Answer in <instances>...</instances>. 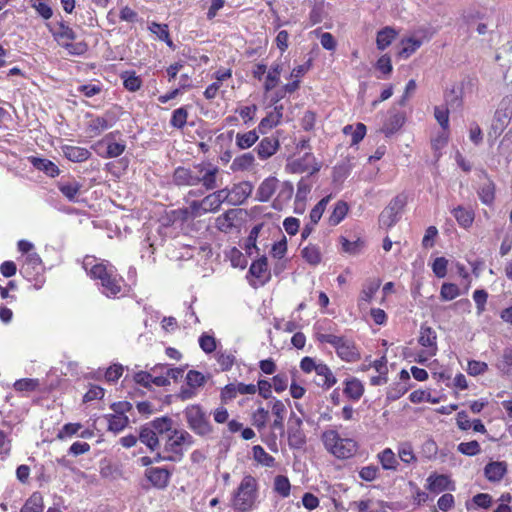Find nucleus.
I'll list each match as a JSON object with an SVG mask.
<instances>
[{
  "mask_svg": "<svg viewBox=\"0 0 512 512\" xmlns=\"http://www.w3.org/2000/svg\"><path fill=\"white\" fill-rule=\"evenodd\" d=\"M314 337L320 343L333 346L337 356L345 362H356L360 359V352L353 340L334 334L331 327H325L323 323L314 325Z\"/></svg>",
  "mask_w": 512,
  "mask_h": 512,
  "instance_id": "obj_1",
  "label": "nucleus"
},
{
  "mask_svg": "<svg viewBox=\"0 0 512 512\" xmlns=\"http://www.w3.org/2000/svg\"><path fill=\"white\" fill-rule=\"evenodd\" d=\"M321 441L325 449L338 459L351 458L358 449V444L354 439L343 438L334 429L323 431Z\"/></svg>",
  "mask_w": 512,
  "mask_h": 512,
  "instance_id": "obj_2",
  "label": "nucleus"
},
{
  "mask_svg": "<svg viewBox=\"0 0 512 512\" xmlns=\"http://www.w3.org/2000/svg\"><path fill=\"white\" fill-rule=\"evenodd\" d=\"M256 502V480L246 476L240 483L234 496V508L238 512L250 510Z\"/></svg>",
  "mask_w": 512,
  "mask_h": 512,
  "instance_id": "obj_3",
  "label": "nucleus"
},
{
  "mask_svg": "<svg viewBox=\"0 0 512 512\" xmlns=\"http://www.w3.org/2000/svg\"><path fill=\"white\" fill-rule=\"evenodd\" d=\"M281 65L274 64L267 71L266 67L258 65V79L263 82L264 97L270 102L276 103L274 95L281 88L280 75Z\"/></svg>",
  "mask_w": 512,
  "mask_h": 512,
  "instance_id": "obj_4",
  "label": "nucleus"
},
{
  "mask_svg": "<svg viewBox=\"0 0 512 512\" xmlns=\"http://www.w3.org/2000/svg\"><path fill=\"white\" fill-rule=\"evenodd\" d=\"M512 118V99L504 98L492 119L490 130L488 131L489 139L496 140L508 127Z\"/></svg>",
  "mask_w": 512,
  "mask_h": 512,
  "instance_id": "obj_5",
  "label": "nucleus"
},
{
  "mask_svg": "<svg viewBox=\"0 0 512 512\" xmlns=\"http://www.w3.org/2000/svg\"><path fill=\"white\" fill-rule=\"evenodd\" d=\"M436 340V332L432 328L421 326L418 343L421 345L422 349L416 354V362L424 365L431 357L436 355L438 351Z\"/></svg>",
  "mask_w": 512,
  "mask_h": 512,
  "instance_id": "obj_6",
  "label": "nucleus"
},
{
  "mask_svg": "<svg viewBox=\"0 0 512 512\" xmlns=\"http://www.w3.org/2000/svg\"><path fill=\"white\" fill-rule=\"evenodd\" d=\"M185 416L189 428L196 434L204 436L211 432L209 420L199 405H191L186 408Z\"/></svg>",
  "mask_w": 512,
  "mask_h": 512,
  "instance_id": "obj_7",
  "label": "nucleus"
},
{
  "mask_svg": "<svg viewBox=\"0 0 512 512\" xmlns=\"http://www.w3.org/2000/svg\"><path fill=\"white\" fill-rule=\"evenodd\" d=\"M270 410H271L272 416L274 417L273 424H272L273 427L281 428L282 422L284 419V415L286 412V408H285L284 403L281 400H278L276 398H271V399L267 400V409H265V408L258 409V427L269 421Z\"/></svg>",
  "mask_w": 512,
  "mask_h": 512,
  "instance_id": "obj_8",
  "label": "nucleus"
},
{
  "mask_svg": "<svg viewBox=\"0 0 512 512\" xmlns=\"http://www.w3.org/2000/svg\"><path fill=\"white\" fill-rule=\"evenodd\" d=\"M197 185L202 184L206 190H214L219 187L218 178L220 169L210 162L196 164Z\"/></svg>",
  "mask_w": 512,
  "mask_h": 512,
  "instance_id": "obj_9",
  "label": "nucleus"
},
{
  "mask_svg": "<svg viewBox=\"0 0 512 512\" xmlns=\"http://www.w3.org/2000/svg\"><path fill=\"white\" fill-rule=\"evenodd\" d=\"M243 214H245V212L242 209H229L216 218L215 227L223 233H231L240 226Z\"/></svg>",
  "mask_w": 512,
  "mask_h": 512,
  "instance_id": "obj_10",
  "label": "nucleus"
},
{
  "mask_svg": "<svg viewBox=\"0 0 512 512\" xmlns=\"http://www.w3.org/2000/svg\"><path fill=\"white\" fill-rule=\"evenodd\" d=\"M172 472L167 468L149 467L145 470L144 476L153 487L159 490L166 489L169 485Z\"/></svg>",
  "mask_w": 512,
  "mask_h": 512,
  "instance_id": "obj_11",
  "label": "nucleus"
},
{
  "mask_svg": "<svg viewBox=\"0 0 512 512\" xmlns=\"http://www.w3.org/2000/svg\"><path fill=\"white\" fill-rule=\"evenodd\" d=\"M426 488L432 493H441L444 491H455V483L449 476L444 474L432 473L427 478Z\"/></svg>",
  "mask_w": 512,
  "mask_h": 512,
  "instance_id": "obj_12",
  "label": "nucleus"
},
{
  "mask_svg": "<svg viewBox=\"0 0 512 512\" xmlns=\"http://www.w3.org/2000/svg\"><path fill=\"white\" fill-rule=\"evenodd\" d=\"M287 167L293 173L309 172L312 174L319 170L315 157L310 153H306L303 157L291 161Z\"/></svg>",
  "mask_w": 512,
  "mask_h": 512,
  "instance_id": "obj_13",
  "label": "nucleus"
},
{
  "mask_svg": "<svg viewBox=\"0 0 512 512\" xmlns=\"http://www.w3.org/2000/svg\"><path fill=\"white\" fill-rule=\"evenodd\" d=\"M47 28L60 46L63 42L73 41L77 37L75 31L64 21H60L56 25L47 24Z\"/></svg>",
  "mask_w": 512,
  "mask_h": 512,
  "instance_id": "obj_14",
  "label": "nucleus"
},
{
  "mask_svg": "<svg viewBox=\"0 0 512 512\" xmlns=\"http://www.w3.org/2000/svg\"><path fill=\"white\" fill-rule=\"evenodd\" d=\"M301 426L302 420L300 418L297 417L294 420H290L288 427V442L292 448L300 449L306 443V436Z\"/></svg>",
  "mask_w": 512,
  "mask_h": 512,
  "instance_id": "obj_15",
  "label": "nucleus"
},
{
  "mask_svg": "<svg viewBox=\"0 0 512 512\" xmlns=\"http://www.w3.org/2000/svg\"><path fill=\"white\" fill-rule=\"evenodd\" d=\"M196 164L191 168L179 166L174 170L173 183L177 186H196Z\"/></svg>",
  "mask_w": 512,
  "mask_h": 512,
  "instance_id": "obj_16",
  "label": "nucleus"
},
{
  "mask_svg": "<svg viewBox=\"0 0 512 512\" xmlns=\"http://www.w3.org/2000/svg\"><path fill=\"white\" fill-rule=\"evenodd\" d=\"M508 465L505 461H491L484 468V475L489 482H500L507 473Z\"/></svg>",
  "mask_w": 512,
  "mask_h": 512,
  "instance_id": "obj_17",
  "label": "nucleus"
},
{
  "mask_svg": "<svg viewBox=\"0 0 512 512\" xmlns=\"http://www.w3.org/2000/svg\"><path fill=\"white\" fill-rule=\"evenodd\" d=\"M489 14L490 10L487 7L471 5L463 10L461 17L467 25H471L479 20H486Z\"/></svg>",
  "mask_w": 512,
  "mask_h": 512,
  "instance_id": "obj_18",
  "label": "nucleus"
},
{
  "mask_svg": "<svg viewBox=\"0 0 512 512\" xmlns=\"http://www.w3.org/2000/svg\"><path fill=\"white\" fill-rule=\"evenodd\" d=\"M398 32L391 26H385L376 33V47L380 51L387 49L397 38Z\"/></svg>",
  "mask_w": 512,
  "mask_h": 512,
  "instance_id": "obj_19",
  "label": "nucleus"
},
{
  "mask_svg": "<svg viewBox=\"0 0 512 512\" xmlns=\"http://www.w3.org/2000/svg\"><path fill=\"white\" fill-rule=\"evenodd\" d=\"M318 376L317 384L324 389H329L337 382L336 377L331 369L323 362H318V367L315 371Z\"/></svg>",
  "mask_w": 512,
  "mask_h": 512,
  "instance_id": "obj_20",
  "label": "nucleus"
},
{
  "mask_svg": "<svg viewBox=\"0 0 512 512\" xmlns=\"http://www.w3.org/2000/svg\"><path fill=\"white\" fill-rule=\"evenodd\" d=\"M405 122V117L402 113H391L384 122L381 131L385 136L389 137L398 132Z\"/></svg>",
  "mask_w": 512,
  "mask_h": 512,
  "instance_id": "obj_21",
  "label": "nucleus"
},
{
  "mask_svg": "<svg viewBox=\"0 0 512 512\" xmlns=\"http://www.w3.org/2000/svg\"><path fill=\"white\" fill-rule=\"evenodd\" d=\"M138 440L152 452L156 451L160 446L159 437L146 424L140 427Z\"/></svg>",
  "mask_w": 512,
  "mask_h": 512,
  "instance_id": "obj_22",
  "label": "nucleus"
},
{
  "mask_svg": "<svg viewBox=\"0 0 512 512\" xmlns=\"http://www.w3.org/2000/svg\"><path fill=\"white\" fill-rule=\"evenodd\" d=\"M380 285L381 281L379 279H371L366 281L360 292L358 305L361 307L365 303H370L379 290Z\"/></svg>",
  "mask_w": 512,
  "mask_h": 512,
  "instance_id": "obj_23",
  "label": "nucleus"
},
{
  "mask_svg": "<svg viewBox=\"0 0 512 512\" xmlns=\"http://www.w3.org/2000/svg\"><path fill=\"white\" fill-rule=\"evenodd\" d=\"M62 152L64 156L72 162H84L91 156L88 149L72 145L62 146Z\"/></svg>",
  "mask_w": 512,
  "mask_h": 512,
  "instance_id": "obj_24",
  "label": "nucleus"
},
{
  "mask_svg": "<svg viewBox=\"0 0 512 512\" xmlns=\"http://www.w3.org/2000/svg\"><path fill=\"white\" fill-rule=\"evenodd\" d=\"M253 185L250 182H241L231 189V204L238 205L252 193Z\"/></svg>",
  "mask_w": 512,
  "mask_h": 512,
  "instance_id": "obj_25",
  "label": "nucleus"
},
{
  "mask_svg": "<svg viewBox=\"0 0 512 512\" xmlns=\"http://www.w3.org/2000/svg\"><path fill=\"white\" fill-rule=\"evenodd\" d=\"M376 458L384 470H397L399 462L391 448H385L376 455Z\"/></svg>",
  "mask_w": 512,
  "mask_h": 512,
  "instance_id": "obj_26",
  "label": "nucleus"
},
{
  "mask_svg": "<svg viewBox=\"0 0 512 512\" xmlns=\"http://www.w3.org/2000/svg\"><path fill=\"white\" fill-rule=\"evenodd\" d=\"M399 45L398 56L406 59L420 48L422 42L415 37H406L401 39Z\"/></svg>",
  "mask_w": 512,
  "mask_h": 512,
  "instance_id": "obj_27",
  "label": "nucleus"
},
{
  "mask_svg": "<svg viewBox=\"0 0 512 512\" xmlns=\"http://www.w3.org/2000/svg\"><path fill=\"white\" fill-rule=\"evenodd\" d=\"M30 162L36 169L43 171L50 177H56L60 173L57 165L48 159L31 157Z\"/></svg>",
  "mask_w": 512,
  "mask_h": 512,
  "instance_id": "obj_28",
  "label": "nucleus"
},
{
  "mask_svg": "<svg viewBox=\"0 0 512 512\" xmlns=\"http://www.w3.org/2000/svg\"><path fill=\"white\" fill-rule=\"evenodd\" d=\"M364 393V386L357 378H350L345 381L344 394L354 400H359Z\"/></svg>",
  "mask_w": 512,
  "mask_h": 512,
  "instance_id": "obj_29",
  "label": "nucleus"
},
{
  "mask_svg": "<svg viewBox=\"0 0 512 512\" xmlns=\"http://www.w3.org/2000/svg\"><path fill=\"white\" fill-rule=\"evenodd\" d=\"M146 425L153 429V432L159 437L172 431L173 420L168 416L156 418Z\"/></svg>",
  "mask_w": 512,
  "mask_h": 512,
  "instance_id": "obj_30",
  "label": "nucleus"
},
{
  "mask_svg": "<svg viewBox=\"0 0 512 512\" xmlns=\"http://www.w3.org/2000/svg\"><path fill=\"white\" fill-rule=\"evenodd\" d=\"M279 147L278 139L275 137H265L261 140L258 147V156L268 158L273 155Z\"/></svg>",
  "mask_w": 512,
  "mask_h": 512,
  "instance_id": "obj_31",
  "label": "nucleus"
},
{
  "mask_svg": "<svg viewBox=\"0 0 512 512\" xmlns=\"http://www.w3.org/2000/svg\"><path fill=\"white\" fill-rule=\"evenodd\" d=\"M302 258L310 265L316 266L322 260L320 248L317 245L309 244L301 250Z\"/></svg>",
  "mask_w": 512,
  "mask_h": 512,
  "instance_id": "obj_32",
  "label": "nucleus"
},
{
  "mask_svg": "<svg viewBox=\"0 0 512 512\" xmlns=\"http://www.w3.org/2000/svg\"><path fill=\"white\" fill-rule=\"evenodd\" d=\"M125 89L130 92L138 91L142 86V79L134 71H124L120 74Z\"/></svg>",
  "mask_w": 512,
  "mask_h": 512,
  "instance_id": "obj_33",
  "label": "nucleus"
},
{
  "mask_svg": "<svg viewBox=\"0 0 512 512\" xmlns=\"http://www.w3.org/2000/svg\"><path fill=\"white\" fill-rule=\"evenodd\" d=\"M277 184L275 177L265 179L258 190V201H267L275 192Z\"/></svg>",
  "mask_w": 512,
  "mask_h": 512,
  "instance_id": "obj_34",
  "label": "nucleus"
},
{
  "mask_svg": "<svg viewBox=\"0 0 512 512\" xmlns=\"http://www.w3.org/2000/svg\"><path fill=\"white\" fill-rule=\"evenodd\" d=\"M43 497L41 493L34 492L25 502L20 512H43Z\"/></svg>",
  "mask_w": 512,
  "mask_h": 512,
  "instance_id": "obj_35",
  "label": "nucleus"
},
{
  "mask_svg": "<svg viewBox=\"0 0 512 512\" xmlns=\"http://www.w3.org/2000/svg\"><path fill=\"white\" fill-rule=\"evenodd\" d=\"M349 210L345 201H338L331 212L328 222L332 226L338 225L347 215Z\"/></svg>",
  "mask_w": 512,
  "mask_h": 512,
  "instance_id": "obj_36",
  "label": "nucleus"
},
{
  "mask_svg": "<svg viewBox=\"0 0 512 512\" xmlns=\"http://www.w3.org/2000/svg\"><path fill=\"white\" fill-rule=\"evenodd\" d=\"M101 285L105 289L106 296H115L121 291L119 280L113 272H110L105 278H103Z\"/></svg>",
  "mask_w": 512,
  "mask_h": 512,
  "instance_id": "obj_37",
  "label": "nucleus"
},
{
  "mask_svg": "<svg viewBox=\"0 0 512 512\" xmlns=\"http://www.w3.org/2000/svg\"><path fill=\"white\" fill-rule=\"evenodd\" d=\"M453 216L457 220L460 226L464 228H468L472 225L474 220V214L472 211L463 208L462 206H458L452 211Z\"/></svg>",
  "mask_w": 512,
  "mask_h": 512,
  "instance_id": "obj_38",
  "label": "nucleus"
},
{
  "mask_svg": "<svg viewBox=\"0 0 512 512\" xmlns=\"http://www.w3.org/2000/svg\"><path fill=\"white\" fill-rule=\"evenodd\" d=\"M282 109V105L275 106L274 109L265 118L261 120L259 125L260 128L265 130L276 126L280 122V119L282 118Z\"/></svg>",
  "mask_w": 512,
  "mask_h": 512,
  "instance_id": "obj_39",
  "label": "nucleus"
},
{
  "mask_svg": "<svg viewBox=\"0 0 512 512\" xmlns=\"http://www.w3.org/2000/svg\"><path fill=\"white\" fill-rule=\"evenodd\" d=\"M397 452L400 460L403 463L411 464L416 462L417 458L413 451V447L409 442H401L397 447Z\"/></svg>",
  "mask_w": 512,
  "mask_h": 512,
  "instance_id": "obj_40",
  "label": "nucleus"
},
{
  "mask_svg": "<svg viewBox=\"0 0 512 512\" xmlns=\"http://www.w3.org/2000/svg\"><path fill=\"white\" fill-rule=\"evenodd\" d=\"M81 187L82 185L77 181L67 183L60 182L58 184V189L69 201H74L76 199Z\"/></svg>",
  "mask_w": 512,
  "mask_h": 512,
  "instance_id": "obj_41",
  "label": "nucleus"
},
{
  "mask_svg": "<svg viewBox=\"0 0 512 512\" xmlns=\"http://www.w3.org/2000/svg\"><path fill=\"white\" fill-rule=\"evenodd\" d=\"M254 164V155L251 152L244 153L233 160L231 165L234 171H244L251 168Z\"/></svg>",
  "mask_w": 512,
  "mask_h": 512,
  "instance_id": "obj_42",
  "label": "nucleus"
},
{
  "mask_svg": "<svg viewBox=\"0 0 512 512\" xmlns=\"http://www.w3.org/2000/svg\"><path fill=\"white\" fill-rule=\"evenodd\" d=\"M449 140L448 130H443L437 136H435L432 141V149L434 150L435 157L439 159L442 155L443 148L447 145Z\"/></svg>",
  "mask_w": 512,
  "mask_h": 512,
  "instance_id": "obj_43",
  "label": "nucleus"
},
{
  "mask_svg": "<svg viewBox=\"0 0 512 512\" xmlns=\"http://www.w3.org/2000/svg\"><path fill=\"white\" fill-rule=\"evenodd\" d=\"M478 194L482 203L492 204L495 195L494 184L490 180H486L480 187Z\"/></svg>",
  "mask_w": 512,
  "mask_h": 512,
  "instance_id": "obj_44",
  "label": "nucleus"
},
{
  "mask_svg": "<svg viewBox=\"0 0 512 512\" xmlns=\"http://www.w3.org/2000/svg\"><path fill=\"white\" fill-rule=\"evenodd\" d=\"M379 474L380 469L374 464L363 466L358 471L359 478L366 482L375 481L379 477Z\"/></svg>",
  "mask_w": 512,
  "mask_h": 512,
  "instance_id": "obj_45",
  "label": "nucleus"
},
{
  "mask_svg": "<svg viewBox=\"0 0 512 512\" xmlns=\"http://www.w3.org/2000/svg\"><path fill=\"white\" fill-rule=\"evenodd\" d=\"M460 295L459 287L454 283L445 282L440 289V297L444 301H451Z\"/></svg>",
  "mask_w": 512,
  "mask_h": 512,
  "instance_id": "obj_46",
  "label": "nucleus"
},
{
  "mask_svg": "<svg viewBox=\"0 0 512 512\" xmlns=\"http://www.w3.org/2000/svg\"><path fill=\"white\" fill-rule=\"evenodd\" d=\"M330 198L331 196L322 198L311 210L309 217L312 225H316L318 221L321 219L326 209V206L330 201Z\"/></svg>",
  "mask_w": 512,
  "mask_h": 512,
  "instance_id": "obj_47",
  "label": "nucleus"
},
{
  "mask_svg": "<svg viewBox=\"0 0 512 512\" xmlns=\"http://www.w3.org/2000/svg\"><path fill=\"white\" fill-rule=\"evenodd\" d=\"M256 143V130L253 129L247 133H238L236 135V144L240 149L250 148Z\"/></svg>",
  "mask_w": 512,
  "mask_h": 512,
  "instance_id": "obj_48",
  "label": "nucleus"
},
{
  "mask_svg": "<svg viewBox=\"0 0 512 512\" xmlns=\"http://www.w3.org/2000/svg\"><path fill=\"white\" fill-rule=\"evenodd\" d=\"M376 69L383 75L381 78H387L392 70L391 57L388 54L381 55L376 62Z\"/></svg>",
  "mask_w": 512,
  "mask_h": 512,
  "instance_id": "obj_49",
  "label": "nucleus"
},
{
  "mask_svg": "<svg viewBox=\"0 0 512 512\" xmlns=\"http://www.w3.org/2000/svg\"><path fill=\"white\" fill-rule=\"evenodd\" d=\"M400 215L386 207L380 214L379 223L381 226L390 228L399 220Z\"/></svg>",
  "mask_w": 512,
  "mask_h": 512,
  "instance_id": "obj_50",
  "label": "nucleus"
},
{
  "mask_svg": "<svg viewBox=\"0 0 512 512\" xmlns=\"http://www.w3.org/2000/svg\"><path fill=\"white\" fill-rule=\"evenodd\" d=\"M342 250L349 254H358L364 247V241L357 239L355 241H349L345 237L340 238Z\"/></svg>",
  "mask_w": 512,
  "mask_h": 512,
  "instance_id": "obj_51",
  "label": "nucleus"
},
{
  "mask_svg": "<svg viewBox=\"0 0 512 512\" xmlns=\"http://www.w3.org/2000/svg\"><path fill=\"white\" fill-rule=\"evenodd\" d=\"M111 127V125L108 123L107 119L104 117H96L95 119H92L88 124V131L92 135H99L106 129Z\"/></svg>",
  "mask_w": 512,
  "mask_h": 512,
  "instance_id": "obj_52",
  "label": "nucleus"
},
{
  "mask_svg": "<svg viewBox=\"0 0 512 512\" xmlns=\"http://www.w3.org/2000/svg\"><path fill=\"white\" fill-rule=\"evenodd\" d=\"M457 450L466 456H475L481 452L480 444L476 440L469 442H461L457 446Z\"/></svg>",
  "mask_w": 512,
  "mask_h": 512,
  "instance_id": "obj_53",
  "label": "nucleus"
},
{
  "mask_svg": "<svg viewBox=\"0 0 512 512\" xmlns=\"http://www.w3.org/2000/svg\"><path fill=\"white\" fill-rule=\"evenodd\" d=\"M409 399L412 403H422V402H429L432 404L438 403L439 399L432 397L431 393L429 391L425 390H415L413 391Z\"/></svg>",
  "mask_w": 512,
  "mask_h": 512,
  "instance_id": "obj_54",
  "label": "nucleus"
},
{
  "mask_svg": "<svg viewBox=\"0 0 512 512\" xmlns=\"http://www.w3.org/2000/svg\"><path fill=\"white\" fill-rule=\"evenodd\" d=\"M128 424V417L125 415H110L108 419V428L111 431L119 432Z\"/></svg>",
  "mask_w": 512,
  "mask_h": 512,
  "instance_id": "obj_55",
  "label": "nucleus"
},
{
  "mask_svg": "<svg viewBox=\"0 0 512 512\" xmlns=\"http://www.w3.org/2000/svg\"><path fill=\"white\" fill-rule=\"evenodd\" d=\"M206 377L197 370H190L186 375L187 386L191 388H198L205 384Z\"/></svg>",
  "mask_w": 512,
  "mask_h": 512,
  "instance_id": "obj_56",
  "label": "nucleus"
},
{
  "mask_svg": "<svg viewBox=\"0 0 512 512\" xmlns=\"http://www.w3.org/2000/svg\"><path fill=\"white\" fill-rule=\"evenodd\" d=\"M188 112L184 107L173 111L170 124L178 129H182L187 122Z\"/></svg>",
  "mask_w": 512,
  "mask_h": 512,
  "instance_id": "obj_57",
  "label": "nucleus"
},
{
  "mask_svg": "<svg viewBox=\"0 0 512 512\" xmlns=\"http://www.w3.org/2000/svg\"><path fill=\"white\" fill-rule=\"evenodd\" d=\"M61 47L65 48L70 55L76 56L83 55L88 50V45L83 41L76 43H73L72 41L63 42Z\"/></svg>",
  "mask_w": 512,
  "mask_h": 512,
  "instance_id": "obj_58",
  "label": "nucleus"
},
{
  "mask_svg": "<svg viewBox=\"0 0 512 512\" xmlns=\"http://www.w3.org/2000/svg\"><path fill=\"white\" fill-rule=\"evenodd\" d=\"M164 451L175 455H183V449L180 441L174 433L168 436L164 445Z\"/></svg>",
  "mask_w": 512,
  "mask_h": 512,
  "instance_id": "obj_59",
  "label": "nucleus"
},
{
  "mask_svg": "<svg viewBox=\"0 0 512 512\" xmlns=\"http://www.w3.org/2000/svg\"><path fill=\"white\" fill-rule=\"evenodd\" d=\"M257 267H258V285L259 284L263 285L266 282H268L271 277L270 272L267 269L268 264H267V258L265 256L258 258Z\"/></svg>",
  "mask_w": 512,
  "mask_h": 512,
  "instance_id": "obj_60",
  "label": "nucleus"
},
{
  "mask_svg": "<svg viewBox=\"0 0 512 512\" xmlns=\"http://www.w3.org/2000/svg\"><path fill=\"white\" fill-rule=\"evenodd\" d=\"M299 85L300 80L291 79V82L282 85L281 88H278V92H276V94L274 95V100L279 101L283 99L286 96V94H291L295 92L299 88Z\"/></svg>",
  "mask_w": 512,
  "mask_h": 512,
  "instance_id": "obj_61",
  "label": "nucleus"
},
{
  "mask_svg": "<svg viewBox=\"0 0 512 512\" xmlns=\"http://www.w3.org/2000/svg\"><path fill=\"white\" fill-rule=\"evenodd\" d=\"M274 489L282 497H287L290 494V482L285 476H277L274 480Z\"/></svg>",
  "mask_w": 512,
  "mask_h": 512,
  "instance_id": "obj_62",
  "label": "nucleus"
},
{
  "mask_svg": "<svg viewBox=\"0 0 512 512\" xmlns=\"http://www.w3.org/2000/svg\"><path fill=\"white\" fill-rule=\"evenodd\" d=\"M448 260L445 257H437L432 263V271L438 278H444L447 274Z\"/></svg>",
  "mask_w": 512,
  "mask_h": 512,
  "instance_id": "obj_63",
  "label": "nucleus"
},
{
  "mask_svg": "<svg viewBox=\"0 0 512 512\" xmlns=\"http://www.w3.org/2000/svg\"><path fill=\"white\" fill-rule=\"evenodd\" d=\"M434 116L439 125L443 130H448L449 128V111L447 108L443 106H436L434 109Z\"/></svg>",
  "mask_w": 512,
  "mask_h": 512,
  "instance_id": "obj_64",
  "label": "nucleus"
}]
</instances>
